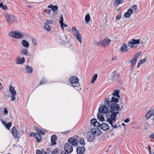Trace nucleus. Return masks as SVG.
Instances as JSON below:
<instances>
[{
	"label": "nucleus",
	"mask_w": 154,
	"mask_h": 154,
	"mask_svg": "<svg viewBox=\"0 0 154 154\" xmlns=\"http://www.w3.org/2000/svg\"><path fill=\"white\" fill-rule=\"evenodd\" d=\"M36 152V154H42L41 150L40 151V150H37Z\"/></svg>",
	"instance_id": "obj_52"
},
{
	"label": "nucleus",
	"mask_w": 154,
	"mask_h": 154,
	"mask_svg": "<svg viewBox=\"0 0 154 154\" xmlns=\"http://www.w3.org/2000/svg\"><path fill=\"white\" fill-rule=\"evenodd\" d=\"M21 53L25 55H27L28 54V51L26 49L23 48L21 51Z\"/></svg>",
	"instance_id": "obj_34"
},
{
	"label": "nucleus",
	"mask_w": 154,
	"mask_h": 154,
	"mask_svg": "<svg viewBox=\"0 0 154 154\" xmlns=\"http://www.w3.org/2000/svg\"><path fill=\"white\" fill-rule=\"evenodd\" d=\"M26 72L28 73H31L33 71V69L31 67L27 66L26 67Z\"/></svg>",
	"instance_id": "obj_26"
},
{
	"label": "nucleus",
	"mask_w": 154,
	"mask_h": 154,
	"mask_svg": "<svg viewBox=\"0 0 154 154\" xmlns=\"http://www.w3.org/2000/svg\"><path fill=\"white\" fill-rule=\"evenodd\" d=\"M11 132L12 133L13 136L15 138H17L19 134V133L16 129L15 127H13L11 129Z\"/></svg>",
	"instance_id": "obj_13"
},
{
	"label": "nucleus",
	"mask_w": 154,
	"mask_h": 154,
	"mask_svg": "<svg viewBox=\"0 0 154 154\" xmlns=\"http://www.w3.org/2000/svg\"><path fill=\"white\" fill-rule=\"evenodd\" d=\"M70 131V130H69L67 131H65V132H63V133L66 135H67L69 134Z\"/></svg>",
	"instance_id": "obj_55"
},
{
	"label": "nucleus",
	"mask_w": 154,
	"mask_h": 154,
	"mask_svg": "<svg viewBox=\"0 0 154 154\" xmlns=\"http://www.w3.org/2000/svg\"><path fill=\"white\" fill-rule=\"evenodd\" d=\"M109 101L106 98L104 101V106L102 105L99 109V112L106 114L107 115L112 114L113 111H116L121 110L119 105L116 103H109Z\"/></svg>",
	"instance_id": "obj_1"
},
{
	"label": "nucleus",
	"mask_w": 154,
	"mask_h": 154,
	"mask_svg": "<svg viewBox=\"0 0 154 154\" xmlns=\"http://www.w3.org/2000/svg\"><path fill=\"white\" fill-rule=\"evenodd\" d=\"M51 142L52 145H54L56 144L57 143L56 140L57 139V136L56 135H53L51 136Z\"/></svg>",
	"instance_id": "obj_19"
},
{
	"label": "nucleus",
	"mask_w": 154,
	"mask_h": 154,
	"mask_svg": "<svg viewBox=\"0 0 154 154\" xmlns=\"http://www.w3.org/2000/svg\"><path fill=\"white\" fill-rule=\"evenodd\" d=\"M100 128L103 130H106L109 129V126L105 123H102L100 126Z\"/></svg>",
	"instance_id": "obj_15"
},
{
	"label": "nucleus",
	"mask_w": 154,
	"mask_h": 154,
	"mask_svg": "<svg viewBox=\"0 0 154 154\" xmlns=\"http://www.w3.org/2000/svg\"><path fill=\"white\" fill-rule=\"evenodd\" d=\"M64 150L67 152L71 153L72 152L73 149L72 145L69 143L66 144L64 147Z\"/></svg>",
	"instance_id": "obj_9"
},
{
	"label": "nucleus",
	"mask_w": 154,
	"mask_h": 154,
	"mask_svg": "<svg viewBox=\"0 0 154 154\" xmlns=\"http://www.w3.org/2000/svg\"><path fill=\"white\" fill-rule=\"evenodd\" d=\"M22 45L25 47L28 48L29 46V43L25 40H23L22 42Z\"/></svg>",
	"instance_id": "obj_25"
},
{
	"label": "nucleus",
	"mask_w": 154,
	"mask_h": 154,
	"mask_svg": "<svg viewBox=\"0 0 154 154\" xmlns=\"http://www.w3.org/2000/svg\"><path fill=\"white\" fill-rule=\"evenodd\" d=\"M141 53L137 52L134 55L133 58L132 59V60L131 62V64L132 69L133 68L137 60V59L139 57L140 54Z\"/></svg>",
	"instance_id": "obj_7"
},
{
	"label": "nucleus",
	"mask_w": 154,
	"mask_h": 154,
	"mask_svg": "<svg viewBox=\"0 0 154 154\" xmlns=\"http://www.w3.org/2000/svg\"><path fill=\"white\" fill-rule=\"evenodd\" d=\"M94 136L92 134H91L90 133L87 136L88 139V141L89 142H92L94 140Z\"/></svg>",
	"instance_id": "obj_20"
},
{
	"label": "nucleus",
	"mask_w": 154,
	"mask_h": 154,
	"mask_svg": "<svg viewBox=\"0 0 154 154\" xmlns=\"http://www.w3.org/2000/svg\"><path fill=\"white\" fill-rule=\"evenodd\" d=\"M119 77V75L117 73L116 71H114L112 73L111 76L110 77V79L111 80H113L114 79H117Z\"/></svg>",
	"instance_id": "obj_12"
},
{
	"label": "nucleus",
	"mask_w": 154,
	"mask_h": 154,
	"mask_svg": "<svg viewBox=\"0 0 154 154\" xmlns=\"http://www.w3.org/2000/svg\"><path fill=\"white\" fill-rule=\"evenodd\" d=\"M107 100L109 101V103H112L117 102L118 101V99L116 97H112L111 98V100H109L108 99Z\"/></svg>",
	"instance_id": "obj_22"
},
{
	"label": "nucleus",
	"mask_w": 154,
	"mask_h": 154,
	"mask_svg": "<svg viewBox=\"0 0 154 154\" xmlns=\"http://www.w3.org/2000/svg\"><path fill=\"white\" fill-rule=\"evenodd\" d=\"M128 50V48L125 43H123L120 49V51L121 52H125Z\"/></svg>",
	"instance_id": "obj_14"
},
{
	"label": "nucleus",
	"mask_w": 154,
	"mask_h": 154,
	"mask_svg": "<svg viewBox=\"0 0 154 154\" xmlns=\"http://www.w3.org/2000/svg\"><path fill=\"white\" fill-rule=\"evenodd\" d=\"M51 10L50 9H47L45 10V12L47 14H49L51 12Z\"/></svg>",
	"instance_id": "obj_49"
},
{
	"label": "nucleus",
	"mask_w": 154,
	"mask_h": 154,
	"mask_svg": "<svg viewBox=\"0 0 154 154\" xmlns=\"http://www.w3.org/2000/svg\"><path fill=\"white\" fill-rule=\"evenodd\" d=\"M119 112H113L112 114H109L107 115L109 117L107 119V121L110 124L113 128H117L118 126L116 125H113V123H115L116 121V115Z\"/></svg>",
	"instance_id": "obj_2"
},
{
	"label": "nucleus",
	"mask_w": 154,
	"mask_h": 154,
	"mask_svg": "<svg viewBox=\"0 0 154 154\" xmlns=\"http://www.w3.org/2000/svg\"><path fill=\"white\" fill-rule=\"evenodd\" d=\"M130 10H128L127 12H126L124 14V16L125 17L129 18L130 16L132 14V13Z\"/></svg>",
	"instance_id": "obj_27"
},
{
	"label": "nucleus",
	"mask_w": 154,
	"mask_h": 154,
	"mask_svg": "<svg viewBox=\"0 0 154 154\" xmlns=\"http://www.w3.org/2000/svg\"><path fill=\"white\" fill-rule=\"evenodd\" d=\"M39 132L40 133L41 135H43L45 133V132L44 131H43L42 130H39Z\"/></svg>",
	"instance_id": "obj_51"
},
{
	"label": "nucleus",
	"mask_w": 154,
	"mask_h": 154,
	"mask_svg": "<svg viewBox=\"0 0 154 154\" xmlns=\"http://www.w3.org/2000/svg\"><path fill=\"white\" fill-rule=\"evenodd\" d=\"M146 59H145L141 60L138 63L137 67H138L139 66H140L142 63H144Z\"/></svg>",
	"instance_id": "obj_42"
},
{
	"label": "nucleus",
	"mask_w": 154,
	"mask_h": 154,
	"mask_svg": "<svg viewBox=\"0 0 154 154\" xmlns=\"http://www.w3.org/2000/svg\"><path fill=\"white\" fill-rule=\"evenodd\" d=\"M11 122H10L8 123L6 125H5L8 129L9 130L10 129V128L11 127Z\"/></svg>",
	"instance_id": "obj_43"
},
{
	"label": "nucleus",
	"mask_w": 154,
	"mask_h": 154,
	"mask_svg": "<svg viewBox=\"0 0 154 154\" xmlns=\"http://www.w3.org/2000/svg\"><path fill=\"white\" fill-rule=\"evenodd\" d=\"M47 82V80L45 78H43L42 80L41 81L40 84L41 85H42L46 83Z\"/></svg>",
	"instance_id": "obj_37"
},
{
	"label": "nucleus",
	"mask_w": 154,
	"mask_h": 154,
	"mask_svg": "<svg viewBox=\"0 0 154 154\" xmlns=\"http://www.w3.org/2000/svg\"><path fill=\"white\" fill-rule=\"evenodd\" d=\"M25 62V58L24 57H23L21 59H19L17 62V63L18 64H21L22 63H23Z\"/></svg>",
	"instance_id": "obj_32"
},
{
	"label": "nucleus",
	"mask_w": 154,
	"mask_h": 154,
	"mask_svg": "<svg viewBox=\"0 0 154 154\" xmlns=\"http://www.w3.org/2000/svg\"><path fill=\"white\" fill-rule=\"evenodd\" d=\"M35 138L37 142L39 143L42 140V137L40 135H39V136H38L36 137Z\"/></svg>",
	"instance_id": "obj_40"
},
{
	"label": "nucleus",
	"mask_w": 154,
	"mask_h": 154,
	"mask_svg": "<svg viewBox=\"0 0 154 154\" xmlns=\"http://www.w3.org/2000/svg\"><path fill=\"white\" fill-rule=\"evenodd\" d=\"M16 95H12L11 97V100L13 101L14 100L16 99V98L15 96Z\"/></svg>",
	"instance_id": "obj_50"
},
{
	"label": "nucleus",
	"mask_w": 154,
	"mask_h": 154,
	"mask_svg": "<svg viewBox=\"0 0 154 154\" xmlns=\"http://www.w3.org/2000/svg\"><path fill=\"white\" fill-rule=\"evenodd\" d=\"M96 121L97 120L96 119H93L91 120V125L94 126Z\"/></svg>",
	"instance_id": "obj_41"
},
{
	"label": "nucleus",
	"mask_w": 154,
	"mask_h": 154,
	"mask_svg": "<svg viewBox=\"0 0 154 154\" xmlns=\"http://www.w3.org/2000/svg\"><path fill=\"white\" fill-rule=\"evenodd\" d=\"M110 42V40L108 38L104 39L101 42V44L104 47L107 45Z\"/></svg>",
	"instance_id": "obj_16"
},
{
	"label": "nucleus",
	"mask_w": 154,
	"mask_h": 154,
	"mask_svg": "<svg viewBox=\"0 0 154 154\" xmlns=\"http://www.w3.org/2000/svg\"><path fill=\"white\" fill-rule=\"evenodd\" d=\"M85 151V149L83 146H79L76 149V152L78 154H82Z\"/></svg>",
	"instance_id": "obj_17"
},
{
	"label": "nucleus",
	"mask_w": 154,
	"mask_h": 154,
	"mask_svg": "<svg viewBox=\"0 0 154 154\" xmlns=\"http://www.w3.org/2000/svg\"><path fill=\"white\" fill-rule=\"evenodd\" d=\"M48 8L52 9V10L54 14H56L57 13V10L58 8V7L57 6H53L52 4H51L50 5L48 6Z\"/></svg>",
	"instance_id": "obj_11"
},
{
	"label": "nucleus",
	"mask_w": 154,
	"mask_h": 154,
	"mask_svg": "<svg viewBox=\"0 0 154 154\" xmlns=\"http://www.w3.org/2000/svg\"><path fill=\"white\" fill-rule=\"evenodd\" d=\"M152 116H153V118L152 119H154V110L153 109H151L147 113L146 115V118L147 119H149Z\"/></svg>",
	"instance_id": "obj_10"
},
{
	"label": "nucleus",
	"mask_w": 154,
	"mask_h": 154,
	"mask_svg": "<svg viewBox=\"0 0 154 154\" xmlns=\"http://www.w3.org/2000/svg\"><path fill=\"white\" fill-rule=\"evenodd\" d=\"M123 2V0H115L113 5L116 6L122 3Z\"/></svg>",
	"instance_id": "obj_28"
},
{
	"label": "nucleus",
	"mask_w": 154,
	"mask_h": 154,
	"mask_svg": "<svg viewBox=\"0 0 154 154\" xmlns=\"http://www.w3.org/2000/svg\"><path fill=\"white\" fill-rule=\"evenodd\" d=\"M4 112L6 114H7L8 113V111L7 110V109L6 108H4Z\"/></svg>",
	"instance_id": "obj_57"
},
{
	"label": "nucleus",
	"mask_w": 154,
	"mask_h": 154,
	"mask_svg": "<svg viewBox=\"0 0 154 154\" xmlns=\"http://www.w3.org/2000/svg\"><path fill=\"white\" fill-rule=\"evenodd\" d=\"M129 121L130 119L129 118H127L125 120L124 122L126 123H128L129 122Z\"/></svg>",
	"instance_id": "obj_59"
},
{
	"label": "nucleus",
	"mask_w": 154,
	"mask_h": 154,
	"mask_svg": "<svg viewBox=\"0 0 154 154\" xmlns=\"http://www.w3.org/2000/svg\"><path fill=\"white\" fill-rule=\"evenodd\" d=\"M137 6L136 5H134L132 6L130 9H128L129 10H130L132 14L133 12H135L137 10Z\"/></svg>",
	"instance_id": "obj_30"
},
{
	"label": "nucleus",
	"mask_w": 154,
	"mask_h": 154,
	"mask_svg": "<svg viewBox=\"0 0 154 154\" xmlns=\"http://www.w3.org/2000/svg\"><path fill=\"white\" fill-rule=\"evenodd\" d=\"M97 116L98 119H99L100 121L101 122L104 121L105 119L103 115L98 113L97 114Z\"/></svg>",
	"instance_id": "obj_29"
},
{
	"label": "nucleus",
	"mask_w": 154,
	"mask_h": 154,
	"mask_svg": "<svg viewBox=\"0 0 154 154\" xmlns=\"http://www.w3.org/2000/svg\"><path fill=\"white\" fill-rule=\"evenodd\" d=\"M79 143L82 146H85V144L83 139L82 138L79 141Z\"/></svg>",
	"instance_id": "obj_39"
},
{
	"label": "nucleus",
	"mask_w": 154,
	"mask_h": 154,
	"mask_svg": "<svg viewBox=\"0 0 154 154\" xmlns=\"http://www.w3.org/2000/svg\"><path fill=\"white\" fill-rule=\"evenodd\" d=\"M149 137L151 139L154 138V133L150 134L149 136Z\"/></svg>",
	"instance_id": "obj_53"
},
{
	"label": "nucleus",
	"mask_w": 154,
	"mask_h": 154,
	"mask_svg": "<svg viewBox=\"0 0 154 154\" xmlns=\"http://www.w3.org/2000/svg\"><path fill=\"white\" fill-rule=\"evenodd\" d=\"M69 153H70V152H67L66 151H63L61 152V154H69Z\"/></svg>",
	"instance_id": "obj_54"
},
{
	"label": "nucleus",
	"mask_w": 154,
	"mask_h": 154,
	"mask_svg": "<svg viewBox=\"0 0 154 154\" xmlns=\"http://www.w3.org/2000/svg\"><path fill=\"white\" fill-rule=\"evenodd\" d=\"M9 90L11 93V95H16V92L14 88L12 85L10 86Z\"/></svg>",
	"instance_id": "obj_21"
},
{
	"label": "nucleus",
	"mask_w": 154,
	"mask_h": 154,
	"mask_svg": "<svg viewBox=\"0 0 154 154\" xmlns=\"http://www.w3.org/2000/svg\"><path fill=\"white\" fill-rule=\"evenodd\" d=\"M117 59V58L115 57H112V60L110 61H111L112 60H116Z\"/></svg>",
	"instance_id": "obj_61"
},
{
	"label": "nucleus",
	"mask_w": 154,
	"mask_h": 154,
	"mask_svg": "<svg viewBox=\"0 0 154 154\" xmlns=\"http://www.w3.org/2000/svg\"><path fill=\"white\" fill-rule=\"evenodd\" d=\"M97 128L96 129L92 128L91 129L90 133L91 134H92L94 136V135H97Z\"/></svg>",
	"instance_id": "obj_33"
},
{
	"label": "nucleus",
	"mask_w": 154,
	"mask_h": 154,
	"mask_svg": "<svg viewBox=\"0 0 154 154\" xmlns=\"http://www.w3.org/2000/svg\"><path fill=\"white\" fill-rule=\"evenodd\" d=\"M46 21L48 23L50 24H52L53 23V21L52 20H47Z\"/></svg>",
	"instance_id": "obj_47"
},
{
	"label": "nucleus",
	"mask_w": 154,
	"mask_h": 154,
	"mask_svg": "<svg viewBox=\"0 0 154 154\" xmlns=\"http://www.w3.org/2000/svg\"><path fill=\"white\" fill-rule=\"evenodd\" d=\"M58 150L57 149H55L51 152V153L52 154H55L58 152Z\"/></svg>",
	"instance_id": "obj_45"
},
{
	"label": "nucleus",
	"mask_w": 154,
	"mask_h": 154,
	"mask_svg": "<svg viewBox=\"0 0 154 154\" xmlns=\"http://www.w3.org/2000/svg\"><path fill=\"white\" fill-rule=\"evenodd\" d=\"M97 135H100L101 134V131L98 128H97Z\"/></svg>",
	"instance_id": "obj_48"
},
{
	"label": "nucleus",
	"mask_w": 154,
	"mask_h": 154,
	"mask_svg": "<svg viewBox=\"0 0 154 154\" xmlns=\"http://www.w3.org/2000/svg\"><path fill=\"white\" fill-rule=\"evenodd\" d=\"M41 152L42 154H47L46 152H45L43 149H41Z\"/></svg>",
	"instance_id": "obj_58"
},
{
	"label": "nucleus",
	"mask_w": 154,
	"mask_h": 154,
	"mask_svg": "<svg viewBox=\"0 0 154 154\" xmlns=\"http://www.w3.org/2000/svg\"><path fill=\"white\" fill-rule=\"evenodd\" d=\"M63 15H62L60 16V23L61 25V29L63 30L65 26H67V25L64 24L63 23Z\"/></svg>",
	"instance_id": "obj_18"
},
{
	"label": "nucleus",
	"mask_w": 154,
	"mask_h": 154,
	"mask_svg": "<svg viewBox=\"0 0 154 154\" xmlns=\"http://www.w3.org/2000/svg\"><path fill=\"white\" fill-rule=\"evenodd\" d=\"M101 124L99 122H97V121L94 125V126L97 127H100V126Z\"/></svg>",
	"instance_id": "obj_44"
},
{
	"label": "nucleus",
	"mask_w": 154,
	"mask_h": 154,
	"mask_svg": "<svg viewBox=\"0 0 154 154\" xmlns=\"http://www.w3.org/2000/svg\"><path fill=\"white\" fill-rule=\"evenodd\" d=\"M2 88V84L0 83V90H1Z\"/></svg>",
	"instance_id": "obj_62"
},
{
	"label": "nucleus",
	"mask_w": 154,
	"mask_h": 154,
	"mask_svg": "<svg viewBox=\"0 0 154 154\" xmlns=\"http://www.w3.org/2000/svg\"><path fill=\"white\" fill-rule=\"evenodd\" d=\"M32 134H34V136L35 138H36V137H37L39 136V135H40V133H37L35 134V133L32 132Z\"/></svg>",
	"instance_id": "obj_46"
},
{
	"label": "nucleus",
	"mask_w": 154,
	"mask_h": 154,
	"mask_svg": "<svg viewBox=\"0 0 154 154\" xmlns=\"http://www.w3.org/2000/svg\"><path fill=\"white\" fill-rule=\"evenodd\" d=\"M97 77V74H95L93 76L92 79L91 81V83L93 84L94 83L95 80H96Z\"/></svg>",
	"instance_id": "obj_35"
},
{
	"label": "nucleus",
	"mask_w": 154,
	"mask_h": 154,
	"mask_svg": "<svg viewBox=\"0 0 154 154\" xmlns=\"http://www.w3.org/2000/svg\"><path fill=\"white\" fill-rule=\"evenodd\" d=\"M120 107L121 110L124 107L122 105L120 107Z\"/></svg>",
	"instance_id": "obj_64"
},
{
	"label": "nucleus",
	"mask_w": 154,
	"mask_h": 154,
	"mask_svg": "<svg viewBox=\"0 0 154 154\" xmlns=\"http://www.w3.org/2000/svg\"><path fill=\"white\" fill-rule=\"evenodd\" d=\"M5 18L7 20L8 23L9 24L12 23L15 21L16 18L15 16L9 14H6L5 16Z\"/></svg>",
	"instance_id": "obj_6"
},
{
	"label": "nucleus",
	"mask_w": 154,
	"mask_h": 154,
	"mask_svg": "<svg viewBox=\"0 0 154 154\" xmlns=\"http://www.w3.org/2000/svg\"><path fill=\"white\" fill-rule=\"evenodd\" d=\"M78 138L79 137L78 136H74L73 137H70L68 139V142L74 146H76L78 145L79 143L78 140Z\"/></svg>",
	"instance_id": "obj_3"
},
{
	"label": "nucleus",
	"mask_w": 154,
	"mask_h": 154,
	"mask_svg": "<svg viewBox=\"0 0 154 154\" xmlns=\"http://www.w3.org/2000/svg\"><path fill=\"white\" fill-rule=\"evenodd\" d=\"M90 16L89 14H87L85 17V20L86 22H88L90 21Z\"/></svg>",
	"instance_id": "obj_36"
},
{
	"label": "nucleus",
	"mask_w": 154,
	"mask_h": 154,
	"mask_svg": "<svg viewBox=\"0 0 154 154\" xmlns=\"http://www.w3.org/2000/svg\"><path fill=\"white\" fill-rule=\"evenodd\" d=\"M121 18V16L120 15H117L116 17V18L117 20H119Z\"/></svg>",
	"instance_id": "obj_56"
},
{
	"label": "nucleus",
	"mask_w": 154,
	"mask_h": 154,
	"mask_svg": "<svg viewBox=\"0 0 154 154\" xmlns=\"http://www.w3.org/2000/svg\"><path fill=\"white\" fill-rule=\"evenodd\" d=\"M10 35L12 37L18 38H22L23 36V34L21 32L16 31H13L11 32Z\"/></svg>",
	"instance_id": "obj_5"
},
{
	"label": "nucleus",
	"mask_w": 154,
	"mask_h": 154,
	"mask_svg": "<svg viewBox=\"0 0 154 154\" xmlns=\"http://www.w3.org/2000/svg\"><path fill=\"white\" fill-rule=\"evenodd\" d=\"M120 93V91L119 90H116L114 91V92L112 93V95L113 96H116L118 98L120 97V96L119 95Z\"/></svg>",
	"instance_id": "obj_23"
},
{
	"label": "nucleus",
	"mask_w": 154,
	"mask_h": 154,
	"mask_svg": "<svg viewBox=\"0 0 154 154\" xmlns=\"http://www.w3.org/2000/svg\"><path fill=\"white\" fill-rule=\"evenodd\" d=\"M148 149H149V152L151 154V149H150V146H149L148 147Z\"/></svg>",
	"instance_id": "obj_60"
},
{
	"label": "nucleus",
	"mask_w": 154,
	"mask_h": 154,
	"mask_svg": "<svg viewBox=\"0 0 154 154\" xmlns=\"http://www.w3.org/2000/svg\"><path fill=\"white\" fill-rule=\"evenodd\" d=\"M45 29L48 31H50L51 30V29L50 26L47 24H45L44 26Z\"/></svg>",
	"instance_id": "obj_38"
},
{
	"label": "nucleus",
	"mask_w": 154,
	"mask_h": 154,
	"mask_svg": "<svg viewBox=\"0 0 154 154\" xmlns=\"http://www.w3.org/2000/svg\"><path fill=\"white\" fill-rule=\"evenodd\" d=\"M140 39L138 40L132 39L130 41H129L128 43V46L131 47L132 48L134 47V45L139 44L140 43Z\"/></svg>",
	"instance_id": "obj_8"
},
{
	"label": "nucleus",
	"mask_w": 154,
	"mask_h": 154,
	"mask_svg": "<svg viewBox=\"0 0 154 154\" xmlns=\"http://www.w3.org/2000/svg\"><path fill=\"white\" fill-rule=\"evenodd\" d=\"M76 37L77 39L79 42L80 43H82V38L80 34L79 33V34H76L74 35Z\"/></svg>",
	"instance_id": "obj_24"
},
{
	"label": "nucleus",
	"mask_w": 154,
	"mask_h": 154,
	"mask_svg": "<svg viewBox=\"0 0 154 154\" xmlns=\"http://www.w3.org/2000/svg\"><path fill=\"white\" fill-rule=\"evenodd\" d=\"M3 6V3H1L0 4V7H2Z\"/></svg>",
	"instance_id": "obj_63"
},
{
	"label": "nucleus",
	"mask_w": 154,
	"mask_h": 154,
	"mask_svg": "<svg viewBox=\"0 0 154 154\" xmlns=\"http://www.w3.org/2000/svg\"><path fill=\"white\" fill-rule=\"evenodd\" d=\"M69 81L73 87H77L80 85V83L79 82V79L76 77H71L70 78Z\"/></svg>",
	"instance_id": "obj_4"
},
{
	"label": "nucleus",
	"mask_w": 154,
	"mask_h": 154,
	"mask_svg": "<svg viewBox=\"0 0 154 154\" xmlns=\"http://www.w3.org/2000/svg\"><path fill=\"white\" fill-rule=\"evenodd\" d=\"M72 31L74 35H76V34H79V33L78 30L76 29L75 27H73L72 28Z\"/></svg>",
	"instance_id": "obj_31"
}]
</instances>
